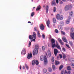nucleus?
Instances as JSON below:
<instances>
[{
  "instance_id": "f257e3e1",
  "label": "nucleus",
  "mask_w": 74,
  "mask_h": 74,
  "mask_svg": "<svg viewBox=\"0 0 74 74\" xmlns=\"http://www.w3.org/2000/svg\"><path fill=\"white\" fill-rule=\"evenodd\" d=\"M40 59L41 61L44 60V65L46 66L47 65V56H45L44 57V56H40Z\"/></svg>"
},
{
  "instance_id": "f03ea898",
  "label": "nucleus",
  "mask_w": 74,
  "mask_h": 74,
  "mask_svg": "<svg viewBox=\"0 0 74 74\" xmlns=\"http://www.w3.org/2000/svg\"><path fill=\"white\" fill-rule=\"evenodd\" d=\"M38 48H39L38 45H35L34 50H33V51L32 53L33 55H37Z\"/></svg>"
},
{
  "instance_id": "7ed1b4c3",
  "label": "nucleus",
  "mask_w": 74,
  "mask_h": 74,
  "mask_svg": "<svg viewBox=\"0 0 74 74\" xmlns=\"http://www.w3.org/2000/svg\"><path fill=\"white\" fill-rule=\"evenodd\" d=\"M51 42L52 43V46L53 49L55 47H56V44L55 43V41L53 39H52L51 40Z\"/></svg>"
},
{
  "instance_id": "20e7f679",
  "label": "nucleus",
  "mask_w": 74,
  "mask_h": 74,
  "mask_svg": "<svg viewBox=\"0 0 74 74\" xmlns=\"http://www.w3.org/2000/svg\"><path fill=\"white\" fill-rule=\"evenodd\" d=\"M32 63L33 65H34V64H35L36 65H38V61L37 60H34L32 61Z\"/></svg>"
},
{
  "instance_id": "39448f33",
  "label": "nucleus",
  "mask_w": 74,
  "mask_h": 74,
  "mask_svg": "<svg viewBox=\"0 0 74 74\" xmlns=\"http://www.w3.org/2000/svg\"><path fill=\"white\" fill-rule=\"evenodd\" d=\"M70 5H66L64 7V10L65 11H67L70 9Z\"/></svg>"
},
{
  "instance_id": "423d86ee",
  "label": "nucleus",
  "mask_w": 74,
  "mask_h": 74,
  "mask_svg": "<svg viewBox=\"0 0 74 74\" xmlns=\"http://www.w3.org/2000/svg\"><path fill=\"white\" fill-rule=\"evenodd\" d=\"M32 58V52H31L30 54L29 53H28L27 56V58L28 59H30V58Z\"/></svg>"
},
{
  "instance_id": "0eeeda50",
  "label": "nucleus",
  "mask_w": 74,
  "mask_h": 74,
  "mask_svg": "<svg viewBox=\"0 0 74 74\" xmlns=\"http://www.w3.org/2000/svg\"><path fill=\"white\" fill-rule=\"evenodd\" d=\"M40 29L42 30H43L44 29V26L42 24H41L40 25Z\"/></svg>"
},
{
  "instance_id": "6e6552de",
  "label": "nucleus",
  "mask_w": 74,
  "mask_h": 74,
  "mask_svg": "<svg viewBox=\"0 0 74 74\" xmlns=\"http://www.w3.org/2000/svg\"><path fill=\"white\" fill-rule=\"evenodd\" d=\"M21 54L22 55H25L26 54V49L23 48V50L21 52Z\"/></svg>"
},
{
  "instance_id": "1a4fd4ad",
  "label": "nucleus",
  "mask_w": 74,
  "mask_h": 74,
  "mask_svg": "<svg viewBox=\"0 0 74 74\" xmlns=\"http://www.w3.org/2000/svg\"><path fill=\"white\" fill-rule=\"evenodd\" d=\"M70 36L72 39H74V32L71 33Z\"/></svg>"
},
{
  "instance_id": "9d476101",
  "label": "nucleus",
  "mask_w": 74,
  "mask_h": 74,
  "mask_svg": "<svg viewBox=\"0 0 74 74\" xmlns=\"http://www.w3.org/2000/svg\"><path fill=\"white\" fill-rule=\"evenodd\" d=\"M58 50L56 49H55L54 50V53L55 55V56H56L57 53H58Z\"/></svg>"
},
{
  "instance_id": "9b49d317",
  "label": "nucleus",
  "mask_w": 74,
  "mask_h": 74,
  "mask_svg": "<svg viewBox=\"0 0 74 74\" xmlns=\"http://www.w3.org/2000/svg\"><path fill=\"white\" fill-rule=\"evenodd\" d=\"M37 34L38 37V38H41V35H40V31L38 30L37 32Z\"/></svg>"
},
{
  "instance_id": "f8f14e48",
  "label": "nucleus",
  "mask_w": 74,
  "mask_h": 74,
  "mask_svg": "<svg viewBox=\"0 0 74 74\" xmlns=\"http://www.w3.org/2000/svg\"><path fill=\"white\" fill-rule=\"evenodd\" d=\"M57 44L56 45V47L58 49H61V48H60V46L59 45H58V42H57Z\"/></svg>"
},
{
  "instance_id": "ddd939ff",
  "label": "nucleus",
  "mask_w": 74,
  "mask_h": 74,
  "mask_svg": "<svg viewBox=\"0 0 74 74\" xmlns=\"http://www.w3.org/2000/svg\"><path fill=\"white\" fill-rule=\"evenodd\" d=\"M32 37H33L34 39H36V32H34L33 33V35H32Z\"/></svg>"
},
{
  "instance_id": "4468645a",
  "label": "nucleus",
  "mask_w": 74,
  "mask_h": 74,
  "mask_svg": "<svg viewBox=\"0 0 74 74\" xmlns=\"http://www.w3.org/2000/svg\"><path fill=\"white\" fill-rule=\"evenodd\" d=\"M47 26L49 28V25L50 24V23H49V21L48 20V21H47Z\"/></svg>"
},
{
  "instance_id": "2eb2a0df",
  "label": "nucleus",
  "mask_w": 74,
  "mask_h": 74,
  "mask_svg": "<svg viewBox=\"0 0 74 74\" xmlns=\"http://www.w3.org/2000/svg\"><path fill=\"white\" fill-rule=\"evenodd\" d=\"M41 9V6L39 5L37 7V8L36 10V11H39Z\"/></svg>"
},
{
  "instance_id": "dca6fc26",
  "label": "nucleus",
  "mask_w": 74,
  "mask_h": 74,
  "mask_svg": "<svg viewBox=\"0 0 74 74\" xmlns=\"http://www.w3.org/2000/svg\"><path fill=\"white\" fill-rule=\"evenodd\" d=\"M58 41H59V42H60V43L61 45H64V43H63V42H62V40H61V39H60V38H58Z\"/></svg>"
},
{
  "instance_id": "f3484780",
  "label": "nucleus",
  "mask_w": 74,
  "mask_h": 74,
  "mask_svg": "<svg viewBox=\"0 0 74 74\" xmlns=\"http://www.w3.org/2000/svg\"><path fill=\"white\" fill-rule=\"evenodd\" d=\"M62 39L65 42H67V40H66V37L64 36L62 38Z\"/></svg>"
},
{
  "instance_id": "a211bd4d",
  "label": "nucleus",
  "mask_w": 74,
  "mask_h": 74,
  "mask_svg": "<svg viewBox=\"0 0 74 74\" xmlns=\"http://www.w3.org/2000/svg\"><path fill=\"white\" fill-rule=\"evenodd\" d=\"M47 52H48V54L49 55V57H50V56H51V51H50V50H48L47 51Z\"/></svg>"
},
{
  "instance_id": "6ab92c4d",
  "label": "nucleus",
  "mask_w": 74,
  "mask_h": 74,
  "mask_svg": "<svg viewBox=\"0 0 74 74\" xmlns=\"http://www.w3.org/2000/svg\"><path fill=\"white\" fill-rule=\"evenodd\" d=\"M58 28L60 30H62V27L60 25H58Z\"/></svg>"
},
{
  "instance_id": "aec40b11",
  "label": "nucleus",
  "mask_w": 74,
  "mask_h": 74,
  "mask_svg": "<svg viewBox=\"0 0 74 74\" xmlns=\"http://www.w3.org/2000/svg\"><path fill=\"white\" fill-rule=\"evenodd\" d=\"M29 38L30 39V40H33V35H29Z\"/></svg>"
},
{
  "instance_id": "412c9836",
  "label": "nucleus",
  "mask_w": 74,
  "mask_h": 74,
  "mask_svg": "<svg viewBox=\"0 0 74 74\" xmlns=\"http://www.w3.org/2000/svg\"><path fill=\"white\" fill-rule=\"evenodd\" d=\"M54 60L55 59L54 58V57H52L51 59L52 63V64H53V62H54Z\"/></svg>"
},
{
  "instance_id": "4be33fe9",
  "label": "nucleus",
  "mask_w": 74,
  "mask_h": 74,
  "mask_svg": "<svg viewBox=\"0 0 74 74\" xmlns=\"http://www.w3.org/2000/svg\"><path fill=\"white\" fill-rule=\"evenodd\" d=\"M60 16L59 15V14H57L56 16V18L57 19L59 20L60 18Z\"/></svg>"
},
{
  "instance_id": "5701e85b",
  "label": "nucleus",
  "mask_w": 74,
  "mask_h": 74,
  "mask_svg": "<svg viewBox=\"0 0 74 74\" xmlns=\"http://www.w3.org/2000/svg\"><path fill=\"white\" fill-rule=\"evenodd\" d=\"M67 69V70H70V71L71 70V67L70 66H68Z\"/></svg>"
},
{
  "instance_id": "b1692460",
  "label": "nucleus",
  "mask_w": 74,
  "mask_h": 74,
  "mask_svg": "<svg viewBox=\"0 0 74 74\" xmlns=\"http://www.w3.org/2000/svg\"><path fill=\"white\" fill-rule=\"evenodd\" d=\"M60 24L61 26H63L64 25V22H61L60 23Z\"/></svg>"
},
{
  "instance_id": "393cba45",
  "label": "nucleus",
  "mask_w": 74,
  "mask_h": 74,
  "mask_svg": "<svg viewBox=\"0 0 74 74\" xmlns=\"http://www.w3.org/2000/svg\"><path fill=\"white\" fill-rule=\"evenodd\" d=\"M60 62L58 61H56L55 62V64L56 65H58V64H59Z\"/></svg>"
},
{
  "instance_id": "a878e982",
  "label": "nucleus",
  "mask_w": 74,
  "mask_h": 74,
  "mask_svg": "<svg viewBox=\"0 0 74 74\" xmlns=\"http://www.w3.org/2000/svg\"><path fill=\"white\" fill-rule=\"evenodd\" d=\"M52 5H56V3L54 1H53L52 2Z\"/></svg>"
},
{
  "instance_id": "bb28decb",
  "label": "nucleus",
  "mask_w": 74,
  "mask_h": 74,
  "mask_svg": "<svg viewBox=\"0 0 74 74\" xmlns=\"http://www.w3.org/2000/svg\"><path fill=\"white\" fill-rule=\"evenodd\" d=\"M63 19V16L62 15L60 16L59 19L60 20H62Z\"/></svg>"
},
{
  "instance_id": "cd10ccee",
  "label": "nucleus",
  "mask_w": 74,
  "mask_h": 74,
  "mask_svg": "<svg viewBox=\"0 0 74 74\" xmlns=\"http://www.w3.org/2000/svg\"><path fill=\"white\" fill-rule=\"evenodd\" d=\"M70 20H67L66 21V23L67 24H69L70 23Z\"/></svg>"
},
{
  "instance_id": "c85d7f7f",
  "label": "nucleus",
  "mask_w": 74,
  "mask_h": 74,
  "mask_svg": "<svg viewBox=\"0 0 74 74\" xmlns=\"http://www.w3.org/2000/svg\"><path fill=\"white\" fill-rule=\"evenodd\" d=\"M48 70L50 72H51V71H52V69L51 68H49Z\"/></svg>"
},
{
  "instance_id": "c756f323",
  "label": "nucleus",
  "mask_w": 74,
  "mask_h": 74,
  "mask_svg": "<svg viewBox=\"0 0 74 74\" xmlns=\"http://www.w3.org/2000/svg\"><path fill=\"white\" fill-rule=\"evenodd\" d=\"M66 54H63V58H64V59H66Z\"/></svg>"
},
{
  "instance_id": "7c9ffc66",
  "label": "nucleus",
  "mask_w": 74,
  "mask_h": 74,
  "mask_svg": "<svg viewBox=\"0 0 74 74\" xmlns=\"http://www.w3.org/2000/svg\"><path fill=\"white\" fill-rule=\"evenodd\" d=\"M43 71L44 73H47V69H44L43 70Z\"/></svg>"
},
{
  "instance_id": "2f4dec72",
  "label": "nucleus",
  "mask_w": 74,
  "mask_h": 74,
  "mask_svg": "<svg viewBox=\"0 0 74 74\" xmlns=\"http://www.w3.org/2000/svg\"><path fill=\"white\" fill-rule=\"evenodd\" d=\"M52 68L53 70H55V69H56V68L55 67V65H52Z\"/></svg>"
},
{
  "instance_id": "473e14b6",
  "label": "nucleus",
  "mask_w": 74,
  "mask_h": 74,
  "mask_svg": "<svg viewBox=\"0 0 74 74\" xmlns=\"http://www.w3.org/2000/svg\"><path fill=\"white\" fill-rule=\"evenodd\" d=\"M34 15V12H32L31 14V16L32 17Z\"/></svg>"
},
{
  "instance_id": "72a5a7b5",
  "label": "nucleus",
  "mask_w": 74,
  "mask_h": 74,
  "mask_svg": "<svg viewBox=\"0 0 74 74\" xmlns=\"http://www.w3.org/2000/svg\"><path fill=\"white\" fill-rule=\"evenodd\" d=\"M73 14V12H71L69 13V15L71 16H72Z\"/></svg>"
},
{
  "instance_id": "f704fd0d",
  "label": "nucleus",
  "mask_w": 74,
  "mask_h": 74,
  "mask_svg": "<svg viewBox=\"0 0 74 74\" xmlns=\"http://www.w3.org/2000/svg\"><path fill=\"white\" fill-rule=\"evenodd\" d=\"M53 23H56V19H55V18H53Z\"/></svg>"
},
{
  "instance_id": "c9c22d12",
  "label": "nucleus",
  "mask_w": 74,
  "mask_h": 74,
  "mask_svg": "<svg viewBox=\"0 0 74 74\" xmlns=\"http://www.w3.org/2000/svg\"><path fill=\"white\" fill-rule=\"evenodd\" d=\"M63 67V66L62 65L60 66L59 68V69L60 70H61L62 69Z\"/></svg>"
},
{
  "instance_id": "e433bc0d",
  "label": "nucleus",
  "mask_w": 74,
  "mask_h": 74,
  "mask_svg": "<svg viewBox=\"0 0 74 74\" xmlns=\"http://www.w3.org/2000/svg\"><path fill=\"white\" fill-rule=\"evenodd\" d=\"M31 45V42L30 41H29V43L28 45V47H30Z\"/></svg>"
},
{
  "instance_id": "4c0bfd02",
  "label": "nucleus",
  "mask_w": 74,
  "mask_h": 74,
  "mask_svg": "<svg viewBox=\"0 0 74 74\" xmlns=\"http://www.w3.org/2000/svg\"><path fill=\"white\" fill-rule=\"evenodd\" d=\"M61 34H63V35H65V32H63V31H61Z\"/></svg>"
},
{
  "instance_id": "58836bf2",
  "label": "nucleus",
  "mask_w": 74,
  "mask_h": 74,
  "mask_svg": "<svg viewBox=\"0 0 74 74\" xmlns=\"http://www.w3.org/2000/svg\"><path fill=\"white\" fill-rule=\"evenodd\" d=\"M69 42V44L71 45V46H73V43L72 42H71V41Z\"/></svg>"
},
{
  "instance_id": "ea45409f",
  "label": "nucleus",
  "mask_w": 74,
  "mask_h": 74,
  "mask_svg": "<svg viewBox=\"0 0 74 74\" xmlns=\"http://www.w3.org/2000/svg\"><path fill=\"white\" fill-rule=\"evenodd\" d=\"M25 66L27 69V70H28V69H29V67L27 66V64H25Z\"/></svg>"
},
{
  "instance_id": "a19ab883",
  "label": "nucleus",
  "mask_w": 74,
  "mask_h": 74,
  "mask_svg": "<svg viewBox=\"0 0 74 74\" xmlns=\"http://www.w3.org/2000/svg\"><path fill=\"white\" fill-rule=\"evenodd\" d=\"M38 31V30H37V27H35L34 28V31H35V32H37Z\"/></svg>"
},
{
  "instance_id": "79ce46f5",
  "label": "nucleus",
  "mask_w": 74,
  "mask_h": 74,
  "mask_svg": "<svg viewBox=\"0 0 74 74\" xmlns=\"http://www.w3.org/2000/svg\"><path fill=\"white\" fill-rule=\"evenodd\" d=\"M55 32L56 33H58V32H59V31L57 29H56L55 30Z\"/></svg>"
},
{
  "instance_id": "37998d69",
  "label": "nucleus",
  "mask_w": 74,
  "mask_h": 74,
  "mask_svg": "<svg viewBox=\"0 0 74 74\" xmlns=\"http://www.w3.org/2000/svg\"><path fill=\"white\" fill-rule=\"evenodd\" d=\"M56 7H54L53 8V12H56Z\"/></svg>"
},
{
  "instance_id": "c03bdc74",
  "label": "nucleus",
  "mask_w": 74,
  "mask_h": 74,
  "mask_svg": "<svg viewBox=\"0 0 74 74\" xmlns=\"http://www.w3.org/2000/svg\"><path fill=\"white\" fill-rule=\"evenodd\" d=\"M42 49L43 51H44L45 50V47L44 46H43L42 47Z\"/></svg>"
},
{
  "instance_id": "a18cd8bd",
  "label": "nucleus",
  "mask_w": 74,
  "mask_h": 74,
  "mask_svg": "<svg viewBox=\"0 0 74 74\" xmlns=\"http://www.w3.org/2000/svg\"><path fill=\"white\" fill-rule=\"evenodd\" d=\"M42 37L43 38H44V39L45 38V36L44 34L42 35Z\"/></svg>"
},
{
  "instance_id": "49530a36",
  "label": "nucleus",
  "mask_w": 74,
  "mask_h": 74,
  "mask_svg": "<svg viewBox=\"0 0 74 74\" xmlns=\"http://www.w3.org/2000/svg\"><path fill=\"white\" fill-rule=\"evenodd\" d=\"M74 31V28L73 27H72L71 28V32H73Z\"/></svg>"
},
{
  "instance_id": "de8ad7c7",
  "label": "nucleus",
  "mask_w": 74,
  "mask_h": 74,
  "mask_svg": "<svg viewBox=\"0 0 74 74\" xmlns=\"http://www.w3.org/2000/svg\"><path fill=\"white\" fill-rule=\"evenodd\" d=\"M49 8V7H48V6H47V12L48 11V9Z\"/></svg>"
},
{
  "instance_id": "09e8293b",
  "label": "nucleus",
  "mask_w": 74,
  "mask_h": 74,
  "mask_svg": "<svg viewBox=\"0 0 74 74\" xmlns=\"http://www.w3.org/2000/svg\"><path fill=\"white\" fill-rule=\"evenodd\" d=\"M66 45L67 47H68V48H70V46H69V45L67 44H66Z\"/></svg>"
},
{
  "instance_id": "8fccbe9b",
  "label": "nucleus",
  "mask_w": 74,
  "mask_h": 74,
  "mask_svg": "<svg viewBox=\"0 0 74 74\" xmlns=\"http://www.w3.org/2000/svg\"><path fill=\"white\" fill-rule=\"evenodd\" d=\"M59 56H60V59H62V54H59Z\"/></svg>"
},
{
  "instance_id": "3c124183",
  "label": "nucleus",
  "mask_w": 74,
  "mask_h": 74,
  "mask_svg": "<svg viewBox=\"0 0 74 74\" xmlns=\"http://www.w3.org/2000/svg\"><path fill=\"white\" fill-rule=\"evenodd\" d=\"M35 39H32V40H31V42H32V41H34V42H35L36 41Z\"/></svg>"
},
{
  "instance_id": "603ef678",
  "label": "nucleus",
  "mask_w": 74,
  "mask_h": 74,
  "mask_svg": "<svg viewBox=\"0 0 74 74\" xmlns=\"http://www.w3.org/2000/svg\"><path fill=\"white\" fill-rule=\"evenodd\" d=\"M64 74H68V73H67V71L66 70L65 71Z\"/></svg>"
},
{
  "instance_id": "864d4df0",
  "label": "nucleus",
  "mask_w": 74,
  "mask_h": 74,
  "mask_svg": "<svg viewBox=\"0 0 74 74\" xmlns=\"http://www.w3.org/2000/svg\"><path fill=\"white\" fill-rule=\"evenodd\" d=\"M56 1L57 4H58L59 3V0H56Z\"/></svg>"
},
{
  "instance_id": "5fc2aeb1",
  "label": "nucleus",
  "mask_w": 74,
  "mask_h": 74,
  "mask_svg": "<svg viewBox=\"0 0 74 74\" xmlns=\"http://www.w3.org/2000/svg\"><path fill=\"white\" fill-rule=\"evenodd\" d=\"M62 50H63V51H66V49H65V48H62Z\"/></svg>"
},
{
  "instance_id": "6e6d98bb",
  "label": "nucleus",
  "mask_w": 74,
  "mask_h": 74,
  "mask_svg": "<svg viewBox=\"0 0 74 74\" xmlns=\"http://www.w3.org/2000/svg\"><path fill=\"white\" fill-rule=\"evenodd\" d=\"M61 74H64V72L63 71H62L61 73Z\"/></svg>"
},
{
  "instance_id": "4d7b16f0",
  "label": "nucleus",
  "mask_w": 74,
  "mask_h": 74,
  "mask_svg": "<svg viewBox=\"0 0 74 74\" xmlns=\"http://www.w3.org/2000/svg\"><path fill=\"white\" fill-rule=\"evenodd\" d=\"M68 72L69 74H71V72L69 71H68Z\"/></svg>"
},
{
  "instance_id": "13d9d810",
  "label": "nucleus",
  "mask_w": 74,
  "mask_h": 74,
  "mask_svg": "<svg viewBox=\"0 0 74 74\" xmlns=\"http://www.w3.org/2000/svg\"><path fill=\"white\" fill-rule=\"evenodd\" d=\"M21 68H22V66H21V65L20 66V69L21 70Z\"/></svg>"
},
{
  "instance_id": "bf43d9fd",
  "label": "nucleus",
  "mask_w": 74,
  "mask_h": 74,
  "mask_svg": "<svg viewBox=\"0 0 74 74\" xmlns=\"http://www.w3.org/2000/svg\"><path fill=\"white\" fill-rule=\"evenodd\" d=\"M53 26H54V27H55V24H54L53 25Z\"/></svg>"
},
{
  "instance_id": "052dcab7",
  "label": "nucleus",
  "mask_w": 74,
  "mask_h": 74,
  "mask_svg": "<svg viewBox=\"0 0 74 74\" xmlns=\"http://www.w3.org/2000/svg\"><path fill=\"white\" fill-rule=\"evenodd\" d=\"M23 69H25V66H23Z\"/></svg>"
},
{
  "instance_id": "680f3d73",
  "label": "nucleus",
  "mask_w": 74,
  "mask_h": 74,
  "mask_svg": "<svg viewBox=\"0 0 74 74\" xmlns=\"http://www.w3.org/2000/svg\"><path fill=\"white\" fill-rule=\"evenodd\" d=\"M68 19H69V20H70V19H71V18H70V17L69 16L68 17Z\"/></svg>"
},
{
  "instance_id": "e2e57ef3",
  "label": "nucleus",
  "mask_w": 74,
  "mask_h": 74,
  "mask_svg": "<svg viewBox=\"0 0 74 74\" xmlns=\"http://www.w3.org/2000/svg\"><path fill=\"white\" fill-rule=\"evenodd\" d=\"M28 23H31V22H30V21H28Z\"/></svg>"
},
{
  "instance_id": "0e129e2a",
  "label": "nucleus",
  "mask_w": 74,
  "mask_h": 74,
  "mask_svg": "<svg viewBox=\"0 0 74 74\" xmlns=\"http://www.w3.org/2000/svg\"><path fill=\"white\" fill-rule=\"evenodd\" d=\"M45 5H44L43 6V7H44H44H45Z\"/></svg>"
},
{
  "instance_id": "69168bd1",
  "label": "nucleus",
  "mask_w": 74,
  "mask_h": 74,
  "mask_svg": "<svg viewBox=\"0 0 74 74\" xmlns=\"http://www.w3.org/2000/svg\"><path fill=\"white\" fill-rule=\"evenodd\" d=\"M48 47H49V44H48Z\"/></svg>"
},
{
  "instance_id": "338daca9",
  "label": "nucleus",
  "mask_w": 74,
  "mask_h": 74,
  "mask_svg": "<svg viewBox=\"0 0 74 74\" xmlns=\"http://www.w3.org/2000/svg\"><path fill=\"white\" fill-rule=\"evenodd\" d=\"M63 1H66V0H62Z\"/></svg>"
},
{
  "instance_id": "774afa93",
  "label": "nucleus",
  "mask_w": 74,
  "mask_h": 74,
  "mask_svg": "<svg viewBox=\"0 0 74 74\" xmlns=\"http://www.w3.org/2000/svg\"><path fill=\"white\" fill-rule=\"evenodd\" d=\"M31 25H33V23H32L31 24Z\"/></svg>"
}]
</instances>
